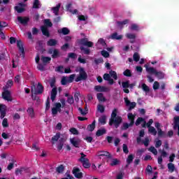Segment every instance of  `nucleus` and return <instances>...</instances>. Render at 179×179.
<instances>
[{"instance_id": "obj_1", "label": "nucleus", "mask_w": 179, "mask_h": 179, "mask_svg": "<svg viewBox=\"0 0 179 179\" xmlns=\"http://www.w3.org/2000/svg\"><path fill=\"white\" fill-rule=\"evenodd\" d=\"M117 108H115L110 115V118L109 120V125L110 127H113L114 125V127L117 129L121 125L122 122V117L121 116H117Z\"/></svg>"}, {"instance_id": "obj_2", "label": "nucleus", "mask_w": 179, "mask_h": 179, "mask_svg": "<svg viewBox=\"0 0 179 179\" xmlns=\"http://www.w3.org/2000/svg\"><path fill=\"white\" fill-rule=\"evenodd\" d=\"M145 68L148 73H153L158 79H164V73L162 71H157L155 68L148 67L147 65H145Z\"/></svg>"}, {"instance_id": "obj_3", "label": "nucleus", "mask_w": 179, "mask_h": 179, "mask_svg": "<svg viewBox=\"0 0 179 179\" xmlns=\"http://www.w3.org/2000/svg\"><path fill=\"white\" fill-rule=\"evenodd\" d=\"M78 72L79 75L75 79L76 82H80L82 80H87V73H86V71H85V68L80 67Z\"/></svg>"}, {"instance_id": "obj_4", "label": "nucleus", "mask_w": 179, "mask_h": 179, "mask_svg": "<svg viewBox=\"0 0 179 179\" xmlns=\"http://www.w3.org/2000/svg\"><path fill=\"white\" fill-rule=\"evenodd\" d=\"M80 44L81 45H85V47H88L89 48H92L93 45H94V43L92 41H89V40L87 38H83L80 39L79 41Z\"/></svg>"}, {"instance_id": "obj_5", "label": "nucleus", "mask_w": 179, "mask_h": 179, "mask_svg": "<svg viewBox=\"0 0 179 179\" xmlns=\"http://www.w3.org/2000/svg\"><path fill=\"white\" fill-rule=\"evenodd\" d=\"M62 108V105L61 103H55V107L52 108V115H57L58 113H62L61 108Z\"/></svg>"}, {"instance_id": "obj_6", "label": "nucleus", "mask_w": 179, "mask_h": 179, "mask_svg": "<svg viewBox=\"0 0 179 179\" xmlns=\"http://www.w3.org/2000/svg\"><path fill=\"white\" fill-rule=\"evenodd\" d=\"M2 98L6 101H12V96H10V91L8 90H4V92H2Z\"/></svg>"}, {"instance_id": "obj_7", "label": "nucleus", "mask_w": 179, "mask_h": 179, "mask_svg": "<svg viewBox=\"0 0 179 179\" xmlns=\"http://www.w3.org/2000/svg\"><path fill=\"white\" fill-rule=\"evenodd\" d=\"M17 47L19 51L21 52L20 55L22 57V58H24V48H23V42H22L20 40L17 41Z\"/></svg>"}, {"instance_id": "obj_8", "label": "nucleus", "mask_w": 179, "mask_h": 179, "mask_svg": "<svg viewBox=\"0 0 179 179\" xmlns=\"http://www.w3.org/2000/svg\"><path fill=\"white\" fill-rule=\"evenodd\" d=\"M124 103L127 107L129 106V110H133V108L136 107V103L131 102V101L128 99V97L124 98Z\"/></svg>"}, {"instance_id": "obj_9", "label": "nucleus", "mask_w": 179, "mask_h": 179, "mask_svg": "<svg viewBox=\"0 0 179 179\" xmlns=\"http://www.w3.org/2000/svg\"><path fill=\"white\" fill-rule=\"evenodd\" d=\"M33 90L35 93H38V94H42L43 92H44V86H43L40 83H38L37 88L34 85Z\"/></svg>"}, {"instance_id": "obj_10", "label": "nucleus", "mask_w": 179, "mask_h": 179, "mask_svg": "<svg viewBox=\"0 0 179 179\" xmlns=\"http://www.w3.org/2000/svg\"><path fill=\"white\" fill-rule=\"evenodd\" d=\"M72 173L76 178H82L83 177V173L80 172L79 168H73Z\"/></svg>"}, {"instance_id": "obj_11", "label": "nucleus", "mask_w": 179, "mask_h": 179, "mask_svg": "<svg viewBox=\"0 0 179 179\" xmlns=\"http://www.w3.org/2000/svg\"><path fill=\"white\" fill-rule=\"evenodd\" d=\"M18 22L21 24H24L26 25L29 23V22L30 21V18L29 17H17Z\"/></svg>"}, {"instance_id": "obj_12", "label": "nucleus", "mask_w": 179, "mask_h": 179, "mask_svg": "<svg viewBox=\"0 0 179 179\" xmlns=\"http://www.w3.org/2000/svg\"><path fill=\"white\" fill-rule=\"evenodd\" d=\"M173 129L174 131L178 129V135L179 136V116L173 117Z\"/></svg>"}, {"instance_id": "obj_13", "label": "nucleus", "mask_w": 179, "mask_h": 179, "mask_svg": "<svg viewBox=\"0 0 179 179\" xmlns=\"http://www.w3.org/2000/svg\"><path fill=\"white\" fill-rule=\"evenodd\" d=\"M96 156H106L107 159H113V155H111L108 151H98Z\"/></svg>"}, {"instance_id": "obj_14", "label": "nucleus", "mask_w": 179, "mask_h": 179, "mask_svg": "<svg viewBox=\"0 0 179 179\" xmlns=\"http://www.w3.org/2000/svg\"><path fill=\"white\" fill-rule=\"evenodd\" d=\"M70 142L74 148H79V144L80 143V139L78 138H72L70 139Z\"/></svg>"}, {"instance_id": "obj_15", "label": "nucleus", "mask_w": 179, "mask_h": 179, "mask_svg": "<svg viewBox=\"0 0 179 179\" xmlns=\"http://www.w3.org/2000/svg\"><path fill=\"white\" fill-rule=\"evenodd\" d=\"M41 61L43 62V65H47V64H50V62H51V57L42 55L41 57Z\"/></svg>"}, {"instance_id": "obj_16", "label": "nucleus", "mask_w": 179, "mask_h": 179, "mask_svg": "<svg viewBox=\"0 0 179 179\" xmlns=\"http://www.w3.org/2000/svg\"><path fill=\"white\" fill-rule=\"evenodd\" d=\"M126 37L129 38V40H131L130 43L131 44H134V43H135V38H136V35L135 34L129 33L126 34Z\"/></svg>"}, {"instance_id": "obj_17", "label": "nucleus", "mask_w": 179, "mask_h": 179, "mask_svg": "<svg viewBox=\"0 0 179 179\" xmlns=\"http://www.w3.org/2000/svg\"><path fill=\"white\" fill-rule=\"evenodd\" d=\"M5 106L3 104H0V113H1V115H0V118L1 120H3V118H5V117L6 116V110H5Z\"/></svg>"}, {"instance_id": "obj_18", "label": "nucleus", "mask_w": 179, "mask_h": 179, "mask_svg": "<svg viewBox=\"0 0 179 179\" xmlns=\"http://www.w3.org/2000/svg\"><path fill=\"white\" fill-rule=\"evenodd\" d=\"M58 93V91L57 90V87H55L52 89L51 91V100L52 101H54L55 99L57 98V94Z\"/></svg>"}, {"instance_id": "obj_19", "label": "nucleus", "mask_w": 179, "mask_h": 179, "mask_svg": "<svg viewBox=\"0 0 179 179\" xmlns=\"http://www.w3.org/2000/svg\"><path fill=\"white\" fill-rule=\"evenodd\" d=\"M41 30L43 36H45L46 37H50V31H48V28H47V27H41Z\"/></svg>"}, {"instance_id": "obj_20", "label": "nucleus", "mask_w": 179, "mask_h": 179, "mask_svg": "<svg viewBox=\"0 0 179 179\" xmlns=\"http://www.w3.org/2000/svg\"><path fill=\"white\" fill-rule=\"evenodd\" d=\"M127 118L130 122V125H134V124H135V115L132 114L131 113H128Z\"/></svg>"}, {"instance_id": "obj_21", "label": "nucleus", "mask_w": 179, "mask_h": 179, "mask_svg": "<svg viewBox=\"0 0 179 179\" xmlns=\"http://www.w3.org/2000/svg\"><path fill=\"white\" fill-rule=\"evenodd\" d=\"M80 163H82L84 169H90L91 164H90V161H89V159H84V160L80 161Z\"/></svg>"}, {"instance_id": "obj_22", "label": "nucleus", "mask_w": 179, "mask_h": 179, "mask_svg": "<svg viewBox=\"0 0 179 179\" xmlns=\"http://www.w3.org/2000/svg\"><path fill=\"white\" fill-rule=\"evenodd\" d=\"M110 38L112 40H122V35H118V33L114 32L111 34Z\"/></svg>"}, {"instance_id": "obj_23", "label": "nucleus", "mask_w": 179, "mask_h": 179, "mask_svg": "<svg viewBox=\"0 0 179 179\" xmlns=\"http://www.w3.org/2000/svg\"><path fill=\"white\" fill-rule=\"evenodd\" d=\"M99 122L101 125H106L107 124V116L102 115L99 118Z\"/></svg>"}, {"instance_id": "obj_24", "label": "nucleus", "mask_w": 179, "mask_h": 179, "mask_svg": "<svg viewBox=\"0 0 179 179\" xmlns=\"http://www.w3.org/2000/svg\"><path fill=\"white\" fill-rule=\"evenodd\" d=\"M94 90H96V92H107V87L101 85H96Z\"/></svg>"}, {"instance_id": "obj_25", "label": "nucleus", "mask_w": 179, "mask_h": 179, "mask_svg": "<svg viewBox=\"0 0 179 179\" xmlns=\"http://www.w3.org/2000/svg\"><path fill=\"white\" fill-rule=\"evenodd\" d=\"M61 138V133L57 132L55 136L52 137V144L55 145V142H58V139Z\"/></svg>"}, {"instance_id": "obj_26", "label": "nucleus", "mask_w": 179, "mask_h": 179, "mask_svg": "<svg viewBox=\"0 0 179 179\" xmlns=\"http://www.w3.org/2000/svg\"><path fill=\"white\" fill-rule=\"evenodd\" d=\"M96 128V120H94L91 124H89L87 127V131L90 132H93Z\"/></svg>"}, {"instance_id": "obj_27", "label": "nucleus", "mask_w": 179, "mask_h": 179, "mask_svg": "<svg viewBox=\"0 0 179 179\" xmlns=\"http://www.w3.org/2000/svg\"><path fill=\"white\" fill-rule=\"evenodd\" d=\"M96 97L99 102L107 101V99L104 97V94H103V93H98L96 94Z\"/></svg>"}, {"instance_id": "obj_28", "label": "nucleus", "mask_w": 179, "mask_h": 179, "mask_svg": "<svg viewBox=\"0 0 179 179\" xmlns=\"http://www.w3.org/2000/svg\"><path fill=\"white\" fill-rule=\"evenodd\" d=\"M104 134H107V130L104 128H102L97 130L96 135V136H101L104 135Z\"/></svg>"}, {"instance_id": "obj_29", "label": "nucleus", "mask_w": 179, "mask_h": 179, "mask_svg": "<svg viewBox=\"0 0 179 179\" xmlns=\"http://www.w3.org/2000/svg\"><path fill=\"white\" fill-rule=\"evenodd\" d=\"M27 112L31 118H34V108L29 107L27 108Z\"/></svg>"}, {"instance_id": "obj_30", "label": "nucleus", "mask_w": 179, "mask_h": 179, "mask_svg": "<svg viewBox=\"0 0 179 179\" xmlns=\"http://www.w3.org/2000/svg\"><path fill=\"white\" fill-rule=\"evenodd\" d=\"M59 8H61V4H57L55 7L52 8V10H53V13L56 16H58V13L59 12Z\"/></svg>"}, {"instance_id": "obj_31", "label": "nucleus", "mask_w": 179, "mask_h": 179, "mask_svg": "<svg viewBox=\"0 0 179 179\" xmlns=\"http://www.w3.org/2000/svg\"><path fill=\"white\" fill-rule=\"evenodd\" d=\"M31 92H32V95H31V97H32V100H34L36 101H38V100H40V98L37 96V94H40L38 93H36V91H34L33 88H31Z\"/></svg>"}, {"instance_id": "obj_32", "label": "nucleus", "mask_w": 179, "mask_h": 179, "mask_svg": "<svg viewBox=\"0 0 179 179\" xmlns=\"http://www.w3.org/2000/svg\"><path fill=\"white\" fill-rule=\"evenodd\" d=\"M132 162H134V155L131 154L128 156L127 159V165L126 167H128V166H129V164H131V163H132Z\"/></svg>"}, {"instance_id": "obj_33", "label": "nucleus", "mask_w": 179, "mask_h": 179, "mask_svg": "<svg viewBox=\"0 0 179 179\" xmlns=\"http://www.w3.org/2000/svg\"><path fill=\"white\" fill-rule=\"evenodd\" d=\"M47 45H48L49 47H54V46L57 45V40H55V39H50L47 42Z\"/></svg>"}, {"instance_id": "obj_34", "label": "nucleus", "mask_w": 179, "mask_h": 179, "mask_svg": "<svg viewBox=\"0 0 179 179\" xmlns=\"http://www.w3.org/2000/svg\"><path fill=\"white\" fill-rule=\"evenodd\" d=\"M44 27L48 28V27H52V22H51V20L50 19H45L44 20Z\"/></svg>"}, {"instance_id": "obj_35", "label": "nucleus", "mask_w": 179, "mask_h": 179, "mask_svg": "<svg viewBox=\"0 0 179 179\" xmlns=\"http://www.w3.org/2000/svg\"><path fill=\"white\" fill-rule=\"evenodd\" d=\"M80 50L81 51H83V53L85 55H90V49L87 48H85L83 46L80 47Z\"/></svg>"}, {"instance_id": "obj_36", "label": "nucleus", "mask_w": 179, "mask_h": 179, "mask_svg": "<svg viewBox=\"0 0 179 179\" xmlns=\"http://www.w3.org/2000/svg\"><path fill=\"white\" fill-rule=\"evenodd\" d=\"M59 56V50H58V49H54L53 54L52 55V58H53V59H55V58H58Z\"/></svg>"}, {"instance_id": "obj_37", "label": "nucleus", "mask_w": 179, "mask_h": 179, "mask_svg": "<svg viewBox=\"0 0 179 179\" xmlns=\"http://www.w3.org/2000/svg\"><path fill=\"white\" fill-rule=\"evenodd\" d=\"M65 170V166L64 165L61 164L59 165L56 171L57 173H59V174H62L64 173V171Z\"/></svg>"}, {"instance_id": "obj_38", "label": "nucleus", "mask_w": 179, "mask_h": 179, "mask_svg": "<svg viewBox=\"0 0 179 179\" xmlns=\"http://www.w3.org/2000/svg\"><path fill=\"white\" fill-rule=\"evenodd\" d=\"M148 132H150V134H152L154 136L157 135V131H156V129L153 127H148Z\"/></svg>"}, {"instance_id": "obj_39", "label": "nucleus", "mask_w": 179, "mask_h": 179, "mask_svg": "<svg viewBox=\"0 0 179 179\" xmlns=\"http://www.w3.org/2000/svg\"><path fill=\"white\" fill-rule=\"evenodd\" d=\"M109 75L111 76V78H113L115 80H117V79H118V76L117 75V72H115V71L111 70L109 72Z\"/></svg>"}, {"instance_id": "obj_40", "label": "nucleus", "mask_w": 179, "mask_h": 179, "mask_svg": "<svg viewBox=\"0 0 179 179\" xmlns=\"http://www.w3.org/2000/svg\"><path fill=\"white\" fill-rule=\"evenodd\" d=\"M129 22V20H124L123 21H117V26L121 27L122 26H124V24H128Z\"/></svg>"}, {"instance_id": "obj_41", "label": "nucleus", "mask_w": 179, "mask_h": 179, "mask_svg": "<svg viewBox=\"0 0 179 179\" xmlns=\"http://www.w3.org/2000/svg\"><path fill=\"white\" fill-rule=\"evenodd\" d=\"M63 147H64V138H62L59 139V143L57 145V150H62Z\"/></svg>"}, {"instance_id": "obj_42", "label": "nucleus", "mask_w": 179, "mask_h": 179, "mask_svg": "<svg viewBox=\"0 0 179 179\" xmlns=\"http://www.w3.org/2000/svg\"><path fill=\"white\" fill-rule=\"evenodd\" d=\"M168 169L169 170V171H171V173L174 172V171L176 170V166H174V164L173 163H169L168 164Z\"/></svg>"}, {"instance_id": "obj_43", "label": "nucleus", "mask_w": 179, "mask_h": 179, "mask_svg": "<svg viewBox=\"0 0 179 179\" xmlns=\"http://www.w3.org/2000/svg\"><path fill=\"white\" fill-rule=\"evenodd\" d=\"M32 8L33 9H38L40 8V1L34 0Z\"/></svg>"}, {"instance_id": "obj_44", "label": "nucleus", "mask_w": 179, "mask_h": 179, "mask_svg": "<svg viewBox=\"0 0 179 179\" xmlns=\"http://www.w3.org/2000/svg\"><path fill=\"white\" fill-rule=\"evenodd\" d=\"M97 110H98V111H99V113L103 114V113H104V111L106 110V108L104 107V106H103L101 104H99L97 106Z\"/></svg>"}, {"instance_id": "obj_45", "label": "nucleus", "mask_w": 179, "mask_h": 179, "mask_svg": "<svg viewBox=\"0 0 179 179\" xmlns=\"http://www.w3.org/2000/svg\"><path fill=\"white\" fill-rule=\"evenodd\" d=\"M123 75L124 76H127V78H131V76H132V73L131 72V70L129 69H126L124 72H123Z\"/></svg>"}, {"instance_id": "obj_46", "label": "nucleus", "mask_w": 179, "mask_h": 179, "mask_svg": "<svg viewBox=\"0 0 179 179\" xmlns=\"http://www.w3.org/2000/svg\"><path fill=\"white\" fill-rule=\"evenodd\" d=\"M133 59L134 61H135L136 62H139V59H141V56H139V53L138 52H135L133 55Z\"/></svg>"}, {"instance_id": "obj_47", "label": "nucleus", "mask_w": 179, "mask_h": 179, "mask_svg": "<svg viewBox=\"0 0 179 179\" xmlns=\"http://www.w3.org/2000/svg\"><path fill=\"white\" fill-rule=\"evenodd\" d=\"M134 125H131V123L128 124L127 122L123 123V125L122 127V129L123 131H127L129 127H133Z\"/></svg>"}, {"instance_id": "obj_48", "label": "nucleus", "mask_w": 179, "mask_h": 179, "mask_svg": "<svg viewBox=\"0 0 179 179\" xmlns=\"http://www.w3.org/2000/svg\"><path fill=\"white\" fill-rule=\"evenodd\" d=\"M141 87H142L143 90L144 92H145L146 93H149V92H150V89L149 87L147 86V85L145 84V83H143V84H142Z\"/></svg>"}, {"instance_id": "obj_49", "label": "nucleus", "mask_w": 179, "mask_h": 179, "mask_svg": "<svg viewBox=\"0 0 179 179\" xmlns=\"http://www.w3.org/2000/svg\"><path fill=\"white\" fill-rule=\"evenodd\" d=\"M149 152H151V153H153V155H155V156H157V150L156 148H155L154 146H151L148 148Z\"/></svg>"}, {"instance_id": "obj_50", "label": "nucleus", "mask_w": 179, "mask_h": 179, "mask_svg": "<svg viewBox=\"0 0 179 179\" xmlns=\"http://www.w3.org/2000/svg\"><path fill=\"white\" fill-rule=\"evenodd\" d=\"M50 107H51V104L50 102V97H48L46 102H45V111H48V110H50Z\"/></svg>"}, {"instance_id": "obj_51", "label": "nucleus", "mask_w": 179, "mask_h": 179, "mask_svg": "<svg viewBox=\"0 0 179 179\" xmlns=\"http://www.w3.org/2000/svg\"><path fill=\"white\" fill-rule=\"evenodd\" d=\"M69 32H70L69 29L66 27L62 28V31H60V33L63 34L64 36H66V35L69 34Z\"/></svg>"}, {"instance_id": "obj_52", "label": "nucleus", "mask_w": 179, "mask_h": 179, "mask_svg": "<svg viewBox=\"0 0 179 179\" xmlns=\"http://www.w3.org/2000/svg\"><path fill=\"white\" fill-rule=\"evenodd\" d=\"M158 136L159 138H166V132H164V131L161 129L158 130Z\"/></svg>"}, {"instance_id": "obj_53", "label": "nucleus", "mask_w": 179, "mask_h": 179, "mask_svg": "<svg viewBox=\"0 0 179 179\" xmlns=\"http://www.w3.org/2000/svg\"><path fill=\"white\" fill-rule=\"evenodd\" d=\"M2 127L3 128H8L9 127V123L8 122V119L4 118L2 122Z\"/></svg>"}, {"instance_id": "obj_54", "label": "nucleus", "mask_w": 179, "mask_h": 179, "mask_svg": "<svg viewBox=\"0 0 179 179\" xmlns=\"http://www.w3.org/2000/svg\"><path fill=\"white\" fill-rule=\"evenodd\" d=\"M143 121H145V119H143V117H138V119L136 120L135 124L136 126L138 127L139 125H141V122H143Z\"/></svg>"}, {"instance_id": "obj_55", "label": "nucleus", "mask_w": 179, "mask_h": 179, "mask_svg": "<svg viewBox=\"0 0 179 179\" xmlns=\"http://www.w3.org/2000/svg\"><path fill=\"white\" fill-rule=\"evenodd\" d=\"M75 76H76V74H71L69 76V78H67L69 83H72V82H73Z\"/></svg>"}, {"instance_id": "obj_56", "label": "nucleus", "mask_w": 179, "mask_h": 179, "mask_svg": "<svg viewBox=\"0 0 179 179\" xmlns=\"http://www.w3.org/2000/svg\"><path fill=\"white\" fill-rule=\"evenodd\" d=\"M57 82V79L55 78V77H53L52 78H51L50 80V87H55V83Z\"/></svg>"}, {"instance_id": "obj_57", "label": "nucleus", "mask_w": 179, "mask_h": 179, "mask_svg": "<svg viewBox=\"0 0 179 179\" xmlns=\"http://www.w3.org/2000/svg\"><path fill=\"white\" fill-rule=\"evenodd\" d=\"M117 164H120V160L117 159H113L110 163V166H117Z\"/></svg>"}, {"instance_id": "obj_58", "label": "nucleus", "mask_w": 179, "mask_h": 179, "mask_svg": "<svg viewBox=\"0 0 179 179\" xmlns=\"http://www.w3.org/2000/svg\"><path fill=\"white\" fill-rule=\"evenodd\" d=\"M70 132H71V134H73V135H79V131L75 127L71 128Z\"/></svg>"}, {"instance_id": "obj_59", "label": "nucleus", "mask_w": 179, "mask_h": 179, "mask_svg": "<svg viewBox=\"0 0 179 179\" xmlns=\"http://www.w3.org/2000/svg\"><path fill=\"white\" fill-rule=\"evenodd\" d=\"M15 10L17 12V13H23V11L24 10V8L15 6Z\"/></svg>"}, {"instance_id": "obj_60", "label": "nucleus", "mask_w": 179, "mask_h": 179, "mask_svg": "<svg viewBox=\"0 0 179 179\" xmlns=\"http://www.w3.org/2000/svg\"><path fill=\"white\" fill-rule=\"evenodd\" d=\"M122 86L124 89H128L129 87V81H125L122 83Z\"/></svg>"}, {"instance_id": "obj_61", "label": "nucleus", "mask_w": 179, "mask_h": 179, "mask_svg": "<svg viewBox=\"0 0 179 179\" xmlns=\"http://www.w3.org/2000/svg\"><path fill=\"white\" fill-rule=\"evenodd\" d=\"M68 57L69 58H71V59H75L78 55L75 52H70L68 54Z\"/></svg>"}, {"instance_id": "obj_62", "label": "nucleus", "mask_w": 179, "mask_h": 179, "mask_svg": "<svg viewBox=\"0 0 179 179\" xmlns=\"http://www.w3.org/2000/svg\"><path fill=\"white\" fill-rule=\"evenodd\" d=\"M101 54L104 57V58H108V57H110V53L106 50H102Z\"/></svg>"}, {"instance_id": "obj_63", "label": "nucleus", "mask_w": 179, "mask_h": 179, "mask_svg": "<svg viewBox=\"0 0 179 179\" xmlns=\"http://www.w3.org/2000/svg\"><path fill=\"white\" fill-rule=\"evenodd\" d=\"M74 102L75 101L73 96H70L67 98V103H69V104H73Z\"/></svg>"}, {"instance_id": "obj_64", "label": "nucleus", "mask_w": 179, "mask_h": 179, "mask_svg": "<svg viewBox=\"0 0 179 179\" xmlns=\"http://www.w3.org/2000/svg\"><path fill=\"white\" fill-rule=\"evenodd\" d=\"M68 48H69V43H64V45L61 47V50H62V51H66Z\"/></svg>"}]
</instances>
